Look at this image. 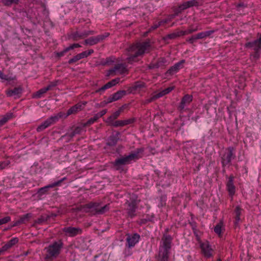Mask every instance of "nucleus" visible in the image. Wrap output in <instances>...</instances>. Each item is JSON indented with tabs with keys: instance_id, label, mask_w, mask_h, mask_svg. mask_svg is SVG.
Wrapping results in <instances>:
<instances>
[{
	"instance_id": "nucleus-1",
	"label": "nucleus",
	"mask_w": 261,
	"mask_h": 261,
	"mask_svg": "<svg viewBox=\"0 0 261 261\" xmlns=\"http://www.w3.org/2000/svg\"><path fill=\"white\" fill-rule=\"evenodd\" d=\"M150 47L149 40L137 42L130 45L127 48L128 57L126 58V62L132 64L133 62L138 61V58L142 57L145 53L149 52Z\"/></svg>"
},
{
	"instance_id": "nucleus-2",
	"label": "nucleus",
	"mask_w": 261,
	"mask_h": 261,
	"mask_svg": "<svg viewBox=\"0 0 261 261\" xmlns=\"http://www.w3.org/2000/svg\"><path fill=\"white\" fill-rule=\"evenodd\" d=\"M168 231L169 229L166 228L160 242L158 252L155 255L156 261H169L173 238L168 233Z\"/></svg>"
},
{
	"instance_id": "nucleus-3",
	"label": "nucleus",
	"mask_w": 261,
	"mask_h": 261,
	"mask_svg": "<svg viewBox=\"0 0 261 261\" xmlns=\"http://www.w3.org/2000/svg\"><path fill=\"white\" fill-rule=\"evenodd\" d=\"M110 208V204L102 205L101 202H91L84 206V211L91 215H102L108 212Z\"/></svg>"
},
{
	"instance_id": "nucleus-4",
	"label": "nucleus",
	"mask_w": 261,
	"mask_h": 261,
	"mask_svg": "<svg viewBox=\"0 0 261 261\" xmlns=\"http://www.w3.org/2000/svg\"><path fill=\"white\" fill-rule=\"evenodd\" d=\"M245 47L253 51L250 54V59L253 62H256L261 55V34L257 33L256 39L247 42Z\"/></svg>"
},
{
	"instance_id": "nucleus-5",
	"label": "nucleus",
	"mask_w": 261,
	"mask_h": 261,
	"mask_svg": "<svg viewBox=\"0 0 261 261\" xmlns=\"http://www.w3.org/2000/svg\"><path fill=\"white\" fill-rule=\"evenodd\" d=\"M63 245L61 241H56L50 244L47 249L46 258L52 260L56 258L60 253Z\"/></svg>"
},
{
	"instance_id": "nucleus-6",
	"label": "nucleus",
	"mask_w": 261,
	"mask_h": 261,
	"mask_svg": "<svg viewBox=\"0 0 261 261\" xmlns=\"http://www.w3.org/2000/svg\"><path fill=\"white\" fill-rule=\"evenodd\" d=\"M236 157L235 149L233 147H228L225 149L221 154V164L223 168L227 165H230L231 161Z\"/></svg>"
},
{
	"instance_id": "nucleus-7",
	"label": "nucleus",
	"mask_w": 261,
	"mask_h": 261,
	"mask_svg": "<svg viewBox=\"0 0 261 261\" xmlns=\"http://www.w3.org/2000/svg\"><path fill=\"white\" fill-rule=\"evenodd\" d=\"M60 119H66L64 115V113L60 112L57 114L50 116L44 122L40 125L37 128L38 132H40L49 127V126L57 122Z\"/></svg>"
},
{
	"instance_id": "nucleus-8",
	"label": "nucleus",
	"mask_w": 261,
	"mask_h": 261,
	"mask_svg": "<svg viewBox=\"0 0 261 261\" xmlns=\"http://www.w3.org/2000/svg\"><path fill=\"white\" fill-rule=\"evenodd\" d=\"M125 236V247L128 248L134 247L140 240V235L138 233H128Z\"/></svg>"
},
{
	"instance_id": "nucleus-9",
	"label": "nucleus",
	"mask_w": 261,
	"mask_h": 261,
	"mask_svg": "<svg viewBox=\"0 0 261 261\" xmlns=\"http://www.w3.org/2000/svg\"><path fill=\"white\" fill-rule=\"evenodd\" d=\"M127 72V69L124 64L119 63L110 69L106 73V76H114L117 74H122Z\"/></svg>"
},
{
	"instance_id": "nucleus-10",
	"label": "nucleus",
	"mask_w": 261,
	"mask_h": 261,
	"mask_svg": "<svg viewBox=\"0 0 261 261\" xmlns=\"http://www.w3.org/2000/svg\"><path fill=\"white\" fill-rule=\"evenodd\" d=\"M66 179L65 177H63L62 179L58 180L56 181H55L53 183L48 185L44 187L40 188L38 189L37 193V197L39 199L42 198V196L45 194L48 191L50 188H55L56 187L60 186L61 185V183Z\"/></svg>"
},
{
	"instance_id": "nucleus-11",
	"label": "nucleus",
	"mask_w": 261,
	"mask_h": 261,
	"mask_svg": "<svg viewBox=\"0 0 261 261\" xmlns=\"http://www.w3.org/2000/svg\"><path fill=\"white\" fill-rule=\"evenodd\" d=\"M110 35L109 33H105L103 34L89 37L85 40L84 44L85 45H94L98 42H102Z\"/></svg>"
},
{
	"instance_id": "nucleus-12",
	"label": "nucleus",
	"mask_w": 261,
	"mask_h": 261,
	"mask_svg": "<svg viewBox=\"0 0 261 261\" xmlns=\"http://www.w3.org/2000/svg\"><path fill=\"white\" fill-rule=\"evenodd\" d=\"M226 178L227 179L226 183V190L228 192V195L232 196L235 195L237 191V187L234 185V176L231 174L229 177L227 176Z\"/></svg>"
},
{
	"instance_id": "nucleus-13",
	"label": "nucleus",
	"mask_w": 261,
	"mask_h": 261,
	"mask_svg": "<svg viewBox=\"0 0 261 261\" xmlns=\"http://www.w3.org/2000/svg\"><path fill=\"white\" fill-rule=\"evenodd\" d=\"M200 246L202 253L205 258H210L213 256L214 250L208 241L201 243Z\"/></svg>"
},
{
	"instance_id": "nucleus-14",
	"label": "nucleus",
	"mask_w": 261,
	"mask_h": 261,
	"mask_svg": "<svg viewBox=\"0 0 261 261\" xmlns=\"http://www.w3.org/2000/svg\"><path fill=\"white\" fill-rule=\"evenodd\" d=\"M193 100V96L191 95L186 94L181 99V100L178 107V110L181 113H183L188 109L186 107L188 106Z\"/></svg>"
},
{
	"instance_id": "nucleus-15",
	"label": "nucleus",
	"mask_w": 261,
	"mask_h": 261,
	"mask_svg": "<svg viewBox=\"0 0 261 261\" xmlns=\"http://www.w3.org/2000/svg\"><path fill=\"white\" fill-rule=\"evenodd\" d=\"M244 212V210L240 205H237L234 208L233 211V223L236 227L238 226L240 223L242 222L241 217Z\"/></svg>"
},
{
	"instance_id": "nucleus-16",
	"label": "nucleus",
	"mask_w": 261,
	"mask_h": 261,
	"mask_svg": "<svg viewBox=\"0 0 261 261\" xmlns=\"http://www.w3.org/2000/svg\"><path fill=\"white\" fill-rule=\"evenodd\" d=\"M31 213H27L19 217V218L11 222L10 227L12 228L15 226H19L22 224L28 223L32 218Z\"/></svg>"
},
{
	"instance_id": "nucleus-17",
	"label": "nucleus",
	"mask_w": 261,
	"mask_h": 261,
	"mask_svg": "<svg viewBox=\"0 0 261 261\" xmlns=\"http://www.w3.org/2000/svg\"><path fill=\"white\" fill-rule=\"evenodd\" d=\"M63 231L65 234L70 237H74L82 233V229L80 227L72 226L65 227L63 228Z\"/></svg>"
},
{
	"instance_id": "nucleus-18",
	"label": "nucleus",
	"mask_w": 261,
	"mask_h": 261,
	"mask_svg": "<svg viewBox=\"0 0 261 261\" xmlns=\"http://www.w3.org/2000/svg\"><path fill=\"white\" fill-rule=\"evenodd\" d=\"M132 162L128 155L122 156L116 159L113 163V165L116 169H119L122 166L129 164Z\"/></svg>"
},
{
	"instance_id": "nucleus-19",
	"label": "nucleus",
	"mask_w": 261,
	"mask_h": 261,
	"mask_svg": "<svg viewBox=\"0 0 261 261\" xmlns=\"http://www.w3.org/2000/svg\"><path fill=\"white\" fill-rule=\"evenodd\" d=\"M174 89V87H169L164 90H162V91H160L156 94H154L152 95L150 98L148 99L147 100V102L148 103L151 102L152 101H154L155 100L163 97V96L169 93L170 92H171Z\"/></svg>"
},
{
	"instance_id": "nucleus-20",
	"label": "nucleus",
	"mask_w": 261,
	"mask_h": 261,
	"mask_svg": "<svg viewBox=\"0 0 261 261\" xmlns=\"http://www.w3.org/2000/svg\"><path fill=\"white\" fill-rule=\"evenodd\" d=\"M185 63V60H181L179 62L175 63L173 66L166 71V75L167 76L172 75L174 73L178 72V71L183 68V65Z\"/></svg>"
},
{
	"instance_id": "nucleus-21",
	"label": "nucleus",
	"mask_w": 261,
	"mask_h": 261,
	"mask_svg": "<svg viewBox=\"0 0 261 261\" xmlns=\"http://www.w3.org/2000/svg\"><path fill=\"white\" fill-rule=\"evenodd\" d=\"M126 207V211L128 217L133 218L136 216V210L137 208V203L135 200H132L128 202Z\"/></svg>"
},
{
	"instance_id": "nucleus-22",
	"label": "nucleus",
	"mask_w": 261,
	"mask_h": 261,
	"mask_svg": "<svg viewBox=\"0 0 261 261\" xmlns=\"http://www.w3.org/2000/svg\"><path fill=\"white\" fill-rule=\"evenodd\" d=\"M144 151V148L143 147L137 148L134 151H132L128 156L131 161H136L142 158Z\"/></svg>"
},
{
	"instance_id": "nucleus-23",
	"label": "nucleus",
	"mask_w": 261,
	"mask_h": 261,
	"mask_svg": "<svg viewBox=\"0 0 261 261\" xmlns=\"http://www.w3.org/2000/svg\"><path fill=\"white\" fill-rule=\"evenodd\" d=\"M85 105V104L78 103L71 107L70 109L68 110L66 113H64L65 118H66L69 115L72 114H75L77 113L79 111L82 110Z\"/></svg>"
},
{
	"instance_id": "nucleus-24",
	"label": "nucleus",
	"mask_w": 261,
	"mask_h": 261,
	"mask_svg": "<svg viewBox=\"0 0 261 261\" xmlns=\"http://www.w3.org/2000/svg\"><path fill=\"white\" fill-rule=\"evenodd\" d=\"M22 92V88L21 86L15 87L12 89H7L5 93L7 97L16 96L20 97Z\"/></svg>"
},
{
	"instance_id": "nucleus-25",
	"label": "nucleus",
	"mask_w": 261,
	"mask_h": 261,
	"mask_svg": "<svg viewBox=\"0 0 261 261\" xmlns=\"http://www.w3.org/2000/svg\"><path fill=\"white\" fill-rule=\"evenodd\" d=\"M120 133L116 132L112 134L108 138L107 145L110 147H114L115 146L119 139Z\"/></svg>"
},
{
	"instance_id": "nucleus-26",
	"label": "nucleus",
	"mask_w": 261,
	"mask_h": 261,
	"mask_svg": "<svg viewBox=\"0 0 261 261\" xmlns=\"http://www.w3.org/2000/svg\"><path fill=\"white\" fill-rule=\"evenodd\" d=\"M168 64V61L164 57L159 58L156 62L152 63L149 66L150 68H158L159 67H163Z\"/></svg>"
},
{
	"instance_id": "nucleus-27",
	"label": "nucleus",
	"mask_w": 261,
	"mask_h": 261,
	"mask_svg": "<svg viewBox=\"0 0 261 261\" xmlns=\"http://www.w3.org/2000/svg\"><path fill=\"white\" fill-rule=\"evenodd\" d=\"M70 36L74 41H77L87 37V34H86V30L83 31H76L72 32Z\"/></svg>"
},
{
	"instance_id": "nucleus-28",
	"label": "nucleus",
	"mask_w": 261,
	"mask_h": 261,
	"mask_svg": "<svg viewBox=\"0 0 261 261\" xmlns=\"http://www.w3.org/2000/svg\"><path fill=\"white\" fill-rule=\"evenodd\" d=\"M15 117L14 113L11 112H7L4 115L0 117V127L5 125L9 120Z\"/></svg>"
},
{
	"instance_id": "nucleus-29",
	"label": "nucleus",
	"mask_w": 261,
	"mask_h": 261,
	"mask_svg": "<svg viewBox=\"0 0 261 261\" xmlns=\"http://www.w3.org/2000/svg\"><path fill=\"white\" fill-rule=\"evenodd\" d=\"M199 3L197 0H191L184 2L180 5V9L181 10H186L188 8H191L193 6H198Z\"/></svg>"
},
{
	"instance_id": "nucleus-30",
	"label": "nucleus",
	"mask_w": 261,
	"mask_h": 261,
	"mask_svg": "<svg viewBox=\"0 0 261 261\" xmlns=\"http://www.w3.org/2000/svg\"><path fill=\"white\" fill-rule=\"evenodd\" d=\"M225 230V227L222 221H220L214 228V232L218 235L219 237H221L223 231Z\"/></svg>"
},
{
	"instance_id": "nucleus-31",
	"label": "nucleus",
	"mask_w": 261,
	"mask_h": 261,
	"mask_svg": "<svg viewBox=\"0 0 261 261\" xmlns=\"http://www.w3.org/2000/svg\"><path fill=\"white\" fill-rule=\"evenodd\" d=\"M145 87V83L141 81L136 82L132 87L129 88V92H134L140 90Z\"/></svg>"
},
{
	"instance_id": "nucleus-32",
	"label": "nucleus",
	"mask_w": 261,
	"mask_h": 261,
	"mask_svg": "<svg viewBox=\"0 0 261 261\" xmlns=\"http://www.w3.org/2000/svg\"><path fill=\"white\" fill-rule=\"evenodd\" d=\"M180 32L181 31H176L173 33L166 35L164 37L163 39L165 41H166L169 39H174L177 37L182 36L183 35H181Z\"/></svg>"
},
{
	"instance_id": "nucleus-33",
	"label": "nucleus",
	"mask_w": 261,
	"mask_h": 261,
	"mask_svg": "<svg viewBox=\"0 0 261 261\" xmlns=\"http://www.w3.org/2000/svg\"><path fill=\"white\" fill-rule=\"evenodd\" d=\"M83 129V127L81 126H77L73 127L71 130L68 133L70 137L73 138L76 135L81 134Z\"/></svg>"
},
{
	"instance_id": "nucleus-34",
	"label": "nucleus",
	"mask_w": 261,
	"mask_h": 261,
	"mask_svg": "<svg viewBox=\"0 0 261 261\" xmlns=\"http://www.w3.org/2000/svg\"><path fill=\"white\" fill-rule=\"evenodd\" d=\"M215 32V30H210L207 31L201 32L199 33L200 39H204L207 37L212 38L211 35Z\"/></svg>"
},
{
	"instance_id": "nucleus-35",
	"label": "nucleus",
	"mask_w": 261,
	"mask_h": 261,
	"mask_svg": "<svg viewBox=\"0 0 261 261\" xmlns=\"http://www.w3.org/2000/svg\"><path fill=\"white\" fill-rule=\"evenodd\" d=\"M126 91L125 90H119L114 93L113 95V98L115 101H117L120 99H121L122 97L126 95Z\"/></svg>"
},
{
	"instance_id": "nucleus-36",
	"label": "nucleus",
	"mask_w": 261,
	"mask_h": 261,
	"mask_svg": "<svg viewBox=\"0 0 261 261\" xmlns=\"http://www.w3.org/2000/svg\"><path fill=\"white\" fill-rule=\"evenodd\" d=\"M199 29L198 26L195 28H193V25H191L189 27V29L186 31H181L180 34L183 35V36L191 34L193 32H196L199 30Z\"/></svg>"
},
{
	"instance_id": "nucleus-37",
	"label": "nucleus",
	"mask_w": 261,
	"mask_h": 261,
	"mask_svg": "<svg viewBox=\"0 0 261 261\" xmlns=\"http://www.w3.org/2000/svg\"><path fill=\"white\" fill-rule=\"evenodd\" d=\"M48 221H49V216L47 215H42L38 218L37 220H35V221L34 220V225L35 223L42 224Z\"/></svg>"
},
{
	"instance_id": "nucleus-38",
	"label": "nucleus",
	"mask_w": 261,
	"mask_h": 261,
	"mask_svg": "<svg viewBox=\"0 0 261 261\" xmlns=\"http://www.w3.org/2000/svg\"><path fill=\"white\" fill-rule=\"evenodd\" d=\"M48 90H49V87H44L43 88H42V89H40L39 91H38L36 92L35 95L34 94V98H35V97H37V98L41 97L43 94L45 93Z\"/></svg>"
},
{
	"instance_id": "nucleus-39",
	"label": "nucleus",
	"mask_w": 261,
	"mask_h": 261,
	"mask_svg": "<svg viewBox=\"0 0 261 261\" xmlns=\"http://www.w3.org/2000/svg\"><path fill=\"white\" fill-rule=\"evenodd\" d=\"M19 0H1V3L5 6H11L12 4H18Z\"/></svg>"
},
{
	"instance_id": "nucleus-40",
	"label": "nucleus",
	"mask_w": 261,
	"mask_h": 261,
	"mask_svg": "<svg viewBox=\"0 0 261 261\" xmlns=\"http://www.w3.org/2000/svg\"><path fill=\"white\" fill-rule=\"evenodd\" d=\"M200 39L199 33L192 35L191 37H189L186 39L187 42L190 44H193L197 40Z\"/></svg>"
},
{
	"instance_id": "nucleus-41",
	"label": "nucleus",
	"mask_w": 261,
	"mask_h": 261,
	"mask_svg": "<svg viewBox=\"0 0 261 261\" xmlns=\"http://www.w3.org/2000/svg\"><path fill=\"white\" fill-rule=\"evenodd\" d=\"M123 148V146L122 145H118L116 149L112 148L109 150V152L111 153H118L119 154H121V150Z\"/></svg>"
},
{
	"instance_id": "nucleus-42",
	"label": "nucleus",
	"mask_w": 261,
	"mask_h": 261,
	"mask_svg": "<svg viewBox=\"0 0 261 261\" xmlns=\"http://www.w3.org/2000/svg\"><path fill=\"white\" fill-rule=\"evenodd\" d=\"M120 113L118 111H116L108 118V121L113 122L114 120L116 119L120 116Z\"/></svg>"
},
{
	"instance_id": "nucleus-43",
	"label": "nucleus",
	"mask_w": 261,
	"mask_h": 261,
	"mask_svg": "<svg viewBox=\"0 0 261 261\" xmlns=\"http://www.w3.org/2000/svg\"><path fill=\"white\" fill-rule=\"evenodd\" d=\"M112 87L111 84L109 82H108L107 84H106L105 85L102 86L100 88L97 89L96 91V92L97 93H101V92H103L106 90L109 89L110 88Z\"/></svg>"
},
{
	"instance_id": "nucleus-44",
	"label": "nucleus",
	"mask_w": 261,
	"mask_h": 261,
	"mask_svg": "<svg viewBox=\"0 0 261 261\" xmlns=\"http://www.w3.org/2000/svg\"><path fill=\"white\" fill-rule=\"evenodd\" d=\"M115 58L113 57H109L106 58V59L102 62L103 65L110 66L113 64L114 62Z\"/></svg>"
},
{
	"instance_id": "nucleus-45",
	"label": "nucleus",
	"mask_w": 261,
	"mask_h": 261,
	"mask_svg": "<svg viewBox=\"0 0 261 261\" xmlns=\"http://www.w3.org/2000/svg\"><path fill=\"white\" fill-rule=\"evenodd\" d=\"M40 9H41V11H42V14H43V16H40L39 15V17H44L46 19L47 18V15H48V12L46 10V8L45 7V6L43 4H41V7H40Z\"/></svg>"
},
{
	"instance_id": "nucleus-46",
	"label": "nucleus",
	"mask_w": 261,
	"mask_h": 261,
	"mask_svg": "<svg viewBox=\"0 0 261 261\" xmlns=\"http://www.w3.org/2000/svg\"><path fill=\"white\" fill-rule=\"evenodd\" d=\"M110 124L114 127L123 126V120H114L113 122H109Z\"/></svg>"
},
{
	"instance_id": "nucleus-47",
	"label": "nucleus",
	"mask_w": 261,
	"mask_h": 261,
	"mask_svg": "<svg viewBox=\"0 0 261 261\" xmlns=\"http://www.w3.org/2000/svg\"><path fill=\"white\" fill-rule=\"evenodd\" d=\"M80 60H81V58H80V56L79 55V54L76 55V56H74L73 58H72L71 59H70L69 61H68V63L69 64H72L73 63H76V62H77L78 61H79Z\"/></svg>"
},
{
	"instance_id": "nucleus-48",
	"label": "nucleus",
	"mask_w": 261,
	"mask_h": 261,
	"mask_svg": "<svg viewBox=\"0 0 261 261\" xmlns=\"http://www.w3.org/2000/svg\"><path fill=\"white\" fill-rule=\"evenodd\" d=\"M99 119L96 114H95L93 117L90 118L87 122V125H91L96 121Z\"/></svg>"
},
{
	"instance_id": "nucleus-49",
	"label": "nucleus",
	"mask_w": 261,
	"mask_h": 261,
	"mask_svg": "<svg viewBox=\"0 0 261 261\" xmlns=\"http://www.w3.org/2000/svg\"><path fill=\"white\" fill-rule=\"evenodd\" d=\"M10 164L9 161H4L0 162V170L5 169Z\"/></svg>"
},
{
	"instance_id": "nucleus-50",
	"label": "nucleus",
	"mask_w": 261,
	"mask_h": 261,
	"mask_svg": "<svg viewBox=\"0 0 261 261\" xmlns=\"http://www.w3.org/2000/svg\"><path fill=\"white\" fill-rule=\"evenodd\" d=\"M11 221V217L10 216H6L0 219V225L6 224Z\"/></svg>"
},
{
	"instance_id": "nucleus-51",
	"label": "nucleus",
	"mask_w": 261,
	"mask_h": 261,
	"mask_svg": "<svg viewBox=\"0 0 261 261\" xmlns=\"http://www.w3.org/2000/svg\"><path fill=\"white\" fill-rule=\"evenodd\" d=\"M19 241V239L18 238H13L10 240L8 241V242L13 246L18 243Z\"/></svg>"
},
{
	"instance_id": "nucleus-52",
	"label": "nucleus",
	"mask_w": 261,
	"mask_h": 261,
	"mask_svg": "<svg viewBox=\"0 0 261 261\" xmlns=\"http://www.w3.org/2000/svg\"><path fill=\"white\" fill-rule=\"evenodd\" d=\"M135 121V118H130L126 120H123V122L124 124V126L132 124L134 123Z\"/></svg>"
},
{
	"instance_id": "nucleus-53",
	"label": "nucleus",
	"mask_w": 261,
	"mask_h": 261,
	"mask_svg": "<svg viewBox=\"0 0 261 261\" xmlns=\"http://www.w3.org/2000/svg\"><path fill=\"white\" fill-rule=\"evenodd\" d=\"M69 50L68 49V47L65 48L63 50L57 53V56L59 57H61L64 56L66 53L69 51Z\"/></svg>"
},
{
	"instance_id": "nucleus-54",
	"label": "nucleus",
	"mask_w": 261,
	"mask_h": 261,
	"mask_svg": "<svg viewBox=\"0 0 261 261\" xmlns=\"http://www.w3.org/2000/svg\"><path fill=\"white\" fill-rule=\"evenodd\" d=\"M120 81V79L119 77L116 78L115 79H113L109 82V83L111 84L112 86H115L117 84L119 83Z\"/></svg>"
},
{
	"instance_id": "nucleus-55",
	"label": "nucleus",
	"mask_w": 261,
	"mask_h": 261,
	"mask_svg": "<svg viewBox=\"0 0 261 261\" xmlns=\"http://www.w3.org/2000/svg\"><path fill=\"white\" fill-rule=\"evenodd\" d=\"M146 220L148 221V222H153L154 220V215L153 214H152L151 215H147L145 216Z\"/></svg>"
},
{
	"instance_id": "nucleus-56",
	"label": "nucleus",
	"mask_w": 261,
	"mask_h": 261,
	"mask_svg": "<svg viewBox=\"0 0 261 261\" xmlns=\"http://www.w3.org/2000/svg\"><path fill=\"white\" fill-rule=\"evenodd\" d=\"M184 10H181L180 9V5L174 10V12L173 13L174 15L176 17L178 16L179 14H180Z\"/></svg>"
},
{
	"instance_id": "nucleus-57",
	"label": "nucleus",
	"mask_w": 261,
	"mask_h": 261,
	"mask_svg": "<svg viewBox=\"0 0 261 261\" xmlns=\"http://www.w3.org/2000/svg\"><path fill=\"white\" fill-rule=\"evenodd\" d=\"M81 46L79 43H74L71 45H70L69 46L67 47L68 49L71 50L75 48L80 47Z\"/></svg>"
},
{
	"instance_id": "nucleus-58",
	"label": "nucleus",
	"mask_w": 261,
	"mask_h": 261,
	"mask_svg": "<svg viewBox=\"0 0 261 261\" xmlns=\"http://www.w3.org/2000/svg\"><path fill=\"white\" fill-rule=\"evenodd\" d=\"M107 112V110L105 109V110H102V111H100L99 112H98V113H97L96 114L97 116V117L99 118H100L101 117H102L103 115H105L106 114Z\"/></svg>"
},
{
	"instance_id": "nucleus-59",
	"label": "nucleus",
	"mask_w": 261,
	"mask_h": 261,
	"mask_svg": "<svg viewBox=\"0 0 261 261\" xmlns=\"http://www.w3.org/2000/svg\"><path fill=\"white\" fill-rule=\"evenodd\" d=\"M3 247L7 251L12 247V246L8 241Z\"/></svg>"
},
{
	"instance_id": "nucleus-60",
	"label": "nucleus",
	"mask_w": 261,
	"mask_h": 261,
	"mask_svg": "<svg viewBox=\"0 0 261 261\" xmlns=\"http://www.w3.org/2000/svg\"><path fill=\"white\" fill-rule=\"evenodd\" d=\"M105 101L106 103H109L115 101L113 98V95L112 94L107 99V100Z\"/></svg>"
},
{
	"instance_id": "nucleus-61",
	"label": "nucleus",
	"mask_w": 261,
	"mask_h": 261,
	"mask_svg": "<svg viewBox=\"0 0 261 261\" xmlns=\"http://www.w3.org/2000/svg\"><path fill=\"white\" fill-rule=\"evenodd\" d=\"M161 26L159 22H155L150 29V31L156 29L159 27Z\"/></svg>"
},
{
	"instance_id": "nucleus-62",
	"label": "nucleus",
	"mask_w": 261,
	"mask_h": 261,
	"mask_svg": "<svg viewBox=\"0 0 261 261\" xmlns=\"http://www.w3.org/2000/svg\"><path fill=\"white\" fill-rule=\"evenodd\" d=\"M3 80L8 81V82H10L11 81H14V80H16V76L11 77V76H8V75H6L5 79H4Z\"/></svg>"
},
{
	"instance_id": "nucleus-63",
	"label": "nucleus",
	"mask_w": 261,
	"mask_h": 261,
	"mask_svg": "<svg viewBox=\"0 0 261 261\" xmlns=\"http://www.w3.org/2000/svg\"><path fill=\"white\" fill-rule=\"evenodd\" d=\"M78 54H79L81 59H84L85 58H87L88 57L86 51H83L82 53Z\"/></svg>"
},
{
	"instance_id": "nucleus-64",
	"label": "nucleus",
	"mask_w": 261,
	"mask_h": 261,
	"mask_svg": "<svg viewBox=\"0 0 261 261\" xmlns=\"http://www.w3.org/2000/svg\"><path fill=\"white\" fill-rule=\"evenodd\" d=\"M128 107V106L126 104L123 105L121 107L119 108V109L117 110L120 114L123 112V111Z\"/></svg>"
}]
</instances>
